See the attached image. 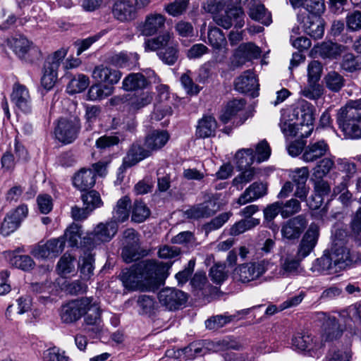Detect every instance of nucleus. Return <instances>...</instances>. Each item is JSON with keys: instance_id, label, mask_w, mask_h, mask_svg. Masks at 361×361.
<instances>
[{"instance_id": "2", "label": "nucleus", "mask_w": 361, "mask_h": 361, "mask_svg": "<svg viewBox=\"0 0 361 361\" xmlns=\"http://www.w3.org/2000/svg\"><path fill=\"white\" fill-rule=\"evenodd\" d=\"M85 316L87 325H96L100 322L101 310L99 303L92 297L71 300L63 305L60 310L62 322L72 324Z\"/></svg>"}, {"instance_id": "36", "label": "nucleus", "mask_w": 361, "mask_h": 361, "mask_svg": "<svg viewBox=\"0 0 361 361\" xmlns=\"http://www.w3.org/2000/svg\"><path fill=\"white\" fill-rule=\"evenodd\" d=\"M245 101L243 99H235L228 102L220 116V120L224 123H228L235 116L243 110Z\"/></svg>"}, {"instance_id": "64", "label": "nucleus", "mask_w": 361, "mask_h": 361, "mask_svg": "<svg viewBox=\"0 0 361 361\" xmlns=\"http://www.w3.org/2000/svg\"><path fill=\"white\" fill-rule=\"evenodd\" d=\"M44 361H69L70 358L64 350L57 347L47 349L44 353Z\"/></svg>"}, {"instance_id": "58", "label": "nucleus", "mask_w": 361, "mask_h": 361, "mask_svg": "<svg viewBox=\"0 0 361 361\" xmlns=\"http://www.w3.org/2000/svg\"><path fill=\"white\" fill-rule=\"evenodd\" d=\"M152 101V94L149 92H142L140 94L134 95L130 99V108L134 110H139Z\"/></svg>"}, {"instance_id": "37", "label": "nucleus", "mask_w": 361, "mask_h": 361, "mask_svg": "<svg viewBox=\"0 0 361 361\" xmlns=\"http://www.w3.org/2000/svg\"><path fill=\"white\" fill-rule=\"evenodd\" d=\"M331 190L329 184L322 180H317L314 184L315 196L312 197V200L307 202V205L312 209L319 208L322 203V197L329 195Z\"/></svg>"}, {"instance_id": "32", "label": "nucleus", "mask_w": 361, "mask_h": 361, "mask_svg": "<svg viewBox=\"0 0 361 361\" xmlns=\"http://www.w3.org/2000/svg\"><path fill=\"white\" fill-rule=\"evenodd\" d=\"M138 59V55L135 53L121 51L114 54L109 60L112 65L116 67L131 69L136 66Z\"/></svg>"}, {"instance_id": "24", "label": "nucleus", "mask_w": 361, "mask_h": 361, "mask_svg": "<svg viewBox=\"0 0 361 361\" xmlns=\"http://www.w3.org/2000/svg\"><path fill=\"white\" fill-rule=\"evenodd\" d=\"M152 152L145 145L141 146L139 144H133L128 152L127 155L123 159V165L126 167H130L137 164L140 161L150 157Z\"/></svg>"}, {"instance_id": "29", "label": "nucleus", "mask_w": 361, "mask_h": 361, "mask_svg": "<svg viewBox=\"0 0 361 361\" xmlns=\"http://www.w3.org/2000/svg\"><path fill=\"white\" fill-rule=\"evenodd\" d=\"M136 7L127 0L117 1L114 5L113 15L120 21H128L135 16Z\"/></svg>"}, {"instance_id": "28", "label": "nucleus", "mask_w": 361, "mask_h": 361, "mask_svg": "<svg viewBox=\"0 0 361 361\" xmlns=\"http://www.w3.org/2000/svg\"><path fill=\"white\" fill-rule=\"evenodd\" d=\"M266 194L267 185L262 183L255 182L239 197L238 203L245 204L264 196Z\"/></svg>"}, {"instance_id": "3", "label": "nucleus", "mask_w": 361, "mask_h": 361, "mask_svg": "<svg viewBox=\"0 0 361 361\" xmlns=\"http://www.w3.org/2000/svg\"><path fill=\"white\" fill-rule=\"evenodd\" d=\"M336 119L346 138H361V98L349 100L338 110Z\"/></svg>"}, {"instance_id": "26", "label": "nucleus", "mask_w": 361, "mask_h": 361, "mask_svg": "<svg viewBox=\"0 0 361 361\" xmlns=\"http://www.w3.org/2000/svg\"><path fill=\"white\" fill-rule=\"evenodd\" d=\"M237 91L247 93L257 90L259 84L255 74L250 71H245L240 76L238 77L234 82Z\"/></svg>"}, {"instance_id": "53", "label": "nucleus", "mask_w": 361, "mask_h": 361, "mask_svg": "<svg viewBox=\"0 0 361 361\" xmlns=\"http://www.w3.org/2000/svg\"><path fill=\"white\" fill-rule=\"evenodd\" d=\"M81 226L73 223L66 228L63 238L68 241L69 246L76 247L81 239Z\"/></svg>"}, {"instance_id": "6", "label": "nucleus", "mask_w": 361, "mask_h": 361, "mask_svg": "<svg viewBox=\"0 0 361 361\" xmlns=\"http://www.w3.org/2000/svg\"><path fill=\"white\" fill-rule=\"evenodd\" d=\"M315 318L323 323L321 335L322 341H334L342 336L345 328L335 317L324 312H318L315 313Z\"/></svg>"}, {"instance_id": "10", "label": "nucleus", "mask_w": 361, "mask_h": 361, "mask_svg": "<svg viewBox=\"0 0 361 361\" xmlns=\"http://www.w3.org/2000/svg\"><path fill=\"white\" fill-rule=\"evenodd\" d=\"M245 14L240 7H232L224 12H218L213 16L214 21L219 26L228 29L232 25L241 28L245 24Z\"/></svg>"}, {"instance_id": "5", "label": "nucleus", "mask_w": 361, "mask_h": 361, "mask_svg": "<svg viewBox=\"0 0 361 361\" xmlns=\"http://www.w3.org/2000/svg\"><path fill=\"white\" fill-rule=\"evenodd\" d=\"M271 265V260L267 259L244 263L235 269L233 276L242 283H249L260 278Z\"/></svg>"}, {"instance_id": "52", "label": "nucleus", "mask_w": 361, "mask_h": 361, "mask_svg": "<svg viewBox=\"0 0 361 361\" xmlns=\"http://www.w3.org/2000/svg\"><path fill=\"white\" fill-rule=\"evenodd\" d=\"M326 86L333 92H338L343 86V77L336 71L329 72L324 78Z\"/></svg>"}, {"instance_id": "14", "label": "nucleus", "mask_w": 361, "mask_h": 361, "mask_svg": "<svg viewBox=\"0 0 361 361\" xmlns=\"http://www.w3.org/2000/svg\"><path fill=\"white\" fill-rule=\"evenodd\" d=\"M166 21V16L161 13L152 12L147 14L140 27L141 34L147 37L157 34L165 28Z\"/></svg>"}, {"instance_id": "13", "label": "nucleus", "mask_w": 361, "mask_h": 361, "mask_svg": "<svg viewBox=\"0 0 361 361\" xmlns=\"http://www.w3.org/2000/svg\"><path fill=\"white\" fill-rule=\"evenodd\" d=\"M28 212L27 206L22 204L15 210L10 212L5 216L0 228V233L4 236H8L14 232L20 226Z\"/></svg>"}, {"instance_id": "35", "label": "nucleus", "mask_w": 361, "mask_h": 361, "mask_svg": "<svg viewBox=\"0 0 361 361\" xmlns=\"http://www.w3.org/2000/svg\"><path fill=\"white\" fill-rule=\"evenodd\" d=\"M122 85L125 90L134 91L145 88L148 81L142 73H130L123 79Z\"/></svg>"}, {"instance_id": "47", "label": "nucleus", "mask_w": 361, "mask_h": 361, "mask_svg": "<svg viewBox=\"0 0 361 361\" xmlns=\"http://www.w3.org/2000/svg\"><path fill=\"white\" fill-rule=\"evenodd\" d=\"M150 209L142 201L135 200L132 211L131 219L135 223L144 222L150 215Z\"/></svg>"}, {"instance_id": "17", "label": "nucleus", "mask_w": 361, "mask_h": 361, "mask_svg": "<svg viewBox=\"0 0 361 361\" xmlns=\"http://www.w3.org/2000/svg\"><path fill=\"white\" fill-rule=\"evenodd\" d=\"M307 225V221L303 215L290 219L282 226V236L289 240L298 238Z\"/></svg>"}, {"instance_id": "40", "label": "nucleus", "mask_w": 361, "mask_h": 361, "mask_svg": "<svg viewBox=\"0 0 361 361\" xmlns=\"http://www.w3.org/2000/svg\"><path fill=\"white\" fill-rule=\"evenodd\" d=\"M301 270L300 261L291 257H286L281 259L279 274L283 277L296 276Z\"/></svg>"}, {"instance_id": "22", "label": "nucleus", "mask_w": 361, "mask_h": 361, "mask_svg": "<svg viewBox=\"0 0 361 361\" xmlns=\"http://www.w3.org/2000/svg\"><path fill=\"white\" fill-rule=\"evenodd\" d=\"M216 210L215 202L208 200L186 209L184 212V215L187 219L198 220L212 216Z\"/></svg>"}, {"instance_id": "56", "label": "nucleus", "mask_w": 361, "mask_h": 361, "mask_svg": "<svg viewBox=\"0 0 361 361\" xmlns=\"http://www.w3.org/2000/svg\"><path fill=\"white\" fill-rule=\"evenodd\" d=\"M209 276L214 283L221 284L223 283L228 277L225 264L216 263L214 264L209 270Z\"/></svg>"}, {"instance_id": "54", "label": "nucleus", "mask_w": 361, "mask_h": 361, "mask_svg": "<svg viewBox=\"0 0 361 361\" xmlns=\"http://www.w3.org/2000/svg\"><path fill=\"white\" fill-rule=\"evenodd\" d=\"M188 0H175L164 6V11L173 17H178L183 14L188 8Z\"/></svg>"}, {"instance_id": "42", "label": "nucleus", "mask_w": 361, "mask_h": 361, "mask_svg": "<svg viewBox=\"0 0 361 361\" xmlns=\"http://www.w3.org/2000/svg\"><path fill=\"white\" fill-rule=\"evenodd\" d=\"M317 51L323 58H336L344 51L345 47L332 42H325L317 47Z\"/></svg>"}, {"instance_id": "21", "label": "nucleus", "mask_w": 361, "mask_h": 361, "mask_svg": "<svg viewBox=\"0 0 361 361\" xmlns=\"http://www.w3.org/2000/svg\"><path fill=\"white\" fill-rule=\"evenodd\" d=\"M292 116L301 126L312 125L314 121L313 106L306 100H300L291 110Z\"/></svg>"}, {"instance_id": "27", "label": "nucleus", "mask_w": 361, "mask_h": 361, "mask_svg": "<svg viewBox=\"0 0 361 361\" xmlns=\"http://www.w3.org/2000/svg\"><path fill=\"white\" fill-rule=\"evenodd\" d=\"M170 139V135L166 130H154L147 135L145 146L155 152L164 147Z\"/></svg>"}, {"instance_id": "60", "label": "nucleus", "mask_w": 361, "mask_h": 361, "mask_svg": "<svg viewBox=\"0 0 361 361\" xmlns=\"http://www.w3.org/2000/svg\"><path fill=\"white\" fill-rule=\"evenodd\" d=\"M82 200L84 205L90 212L102 204L100 195L95 190H91L86 194H83Z\"/></svg>"}, {"instance_id": "33", "label": "nucleus", "mask_w": 361, "mask_h": 361, "mask_svg": "<svg viewBox=\"0 0 361 361\" xmlns=\"http://www.w3.org/2000/svg\"><path fill=\"white\" fill-rule=\"evenodd\" d=\"M130 200L128 197L124 196L119 199L112 212L111 221L116 224L126 221L130 214Z\"/></svg>"}, {"instance_id": "9", "label": "nucleus", "mask_w": 361, "mask_h": 361, "mask_svg": "<svg viewBox=\"0 0 361 361\" xmlns=\"http://www.w3.org/2000/svg\"><path fill=\"white\" fill-rule=\"evenodd\" d=\"M161 305L166 310L173 311L181 308L186 303L188 297L183 291L173 288H165L158 293Z\"/></svg>"}, {"instance_id": "55", "label": "nucleus", "mask_w": 361, "mask_h": 361, "mask_svg": "<svg viewBox=\"0 0 361 361\" xmlns=\"http://www.w3.org/2000/svg\"><path fill=\"white\" fill-rule=\"evenodd\" d=\"M342 68L349 73H353L361 69V58L351 53L343 56L341 62Z\"/></svg>"}, {"instance_id": "46", "label": "nucleus", "mask_w": 361, "mask_h": 361, "mask_svg": "<svg viewBox=\"0 0 361 361\" xmlns=\"http://www.w3.org/2000/svg\"><path fill=\"white\" fill-rule=\"evenodd\" d=\"M249 16L252 19L266 25H269L272 21L271 13L262 4L252 6L250 9Z\"/></svg>"}, {"instance_id": "1", "label": "nucleus", "mask_w": 361, "mask_h": 361, "mask_svg": "<svg viewBox=\"0 0 361 361\" xmlns=\"http://www.w3.org/2000/svg\"><path fill=\"white\" fill-rule=\"evenodd\" d=\"M171 266L172 262L144 260L133 269L123 272L121 279L127 288L154 291L164 283Z\"/></svg>"}, {"instance_id": "44", "label": "nucleus", "mask_w": 361, "mask_h": 361, "mask_svg": "<svg viewBox=\"0 0 361 361\" xmlns=\"http://www.w3.org/2000/svg\"><path fill=\"white\" fill-rule=\"evenodd\" d=\"M295 118L292 116V113H283L280 121V128L283 134L286 136H295L297 134V126L300 125L293 122Z\"/></svg>"}, {"instance_id": "15", "label": "nucleus", "mask_w": 361, "mask_h": 361, "mask_svg": "<svg viewBox=\"0 0 361 361\" xmlns=\"http://www.w3.org/2000/svg\"><path fill=\"white\" fill-rule=\"evenodd\" d=\"M298 21L303 23V29L305 33L314 39H320L322 37L324 32L323 20L317 15H307V17L303 14H298Z\"/></svg>"}, {"instance_id": "45", "label": "nucleus", "mask_w": 361, "mask_h": 361, "mask_svg": "<svg viewBox=\"0 0 361 361\" xmlns=\"http://www.w3.org/2000/svg\"><path fill=\"white\" fill-rule=\"evenodd\" d=\"M159 58L166 64L173 65L178 59V45L176 42H173L166 48L158 51Z\"/></svg>"}, {"instance_id": "4", "label": "nucleus", "mask_w": 361, "mask_h": 361, "mask_svg": "<svg viewBox=\"0 0 361 361\" xmlns=\"http://www.w3.org/2000/svg\"><path fill=\"white\" fill-rule=\"evenodd\" d=\"M118 229V224L115 221L99 223L91 233H87L82 238V246L87 250H92L102 243H108L117 233Z\"/></svg>"}, {"instance_id": "16", "label": "nucleus", "mask_w": 361, "mask_h": 361, "mask_svg": "<svg viewBox=\"0 0 361 361\" xmlns=\"http://www.w3.org/2000/svg\"><path fill=\"white\" fill-rule=\"evenodd\" d=\"M329 152V147L324 140H312L305 145L302 159L305 162H314L326 155Z\"/></svg>"}, {"instance_id": "34", "label": "nucleus", "mask_w": 361, "mask_h": 361, "mask_svg": "<svg viewBox=\"0 0 361 361\" xmlns=\"http://www.w3.org/2000/svg\"><path fill=\"white\" fill-rule=\"evenodd\" d=\"M208 40L214 51L227 52V41L223 32L218 27H210L208 30Z\"/></svg>"}, {"instance_id": "18", "label": "nucleus", "mask_w": 361, "mask_h": 361, "mask_svg": "<svg viewBox=\"0 0 361 361\" xmlns=\"http://www.w3.org/2000/svg\"><path fill=\"white\" fill-rule=\"evenodd\" d=\"M122 73L118 70L113 69L104 65L96 66L92 71V78L98 83L112 86L121 79Z\"/></svg>"}, {"instance_id": "63", "label": "nucleus", "mask_w": 361, "mask_h": 361, "mask_svg": "<svg viewBox=\"0 0 361 361\" xmlns=\"http://www.w3.org/2000/svg\"><path fill=\"white\" fill-rule=\"evenodd\" d=\"M255 171L253 168L245 170L233 180V185L242 190L245 185L254 179Z\"/></svg>"}, {"instance_id": "41", "label": "nucleus", "mask_w": 361, "mask_h": 361, "mask_svg": "<svg viewBox=\"0 0 361 361\" xmlns=\"http://www.w3.org/2000/svg\"><path fill=\"white\" fill-rule=\"evenodd\" d=\"M139 313L142 315L151 316L156 313L158 305L155 299L149 295H140L137 300Z\"/></svg>"}, {"instance_id": "25", "label": "nucleus", "mask_w": 361, "mask_h": 361, "mask_svg": "<svg viewBox=\"0 0 361 361\" xmlns=\"http://www.w3.org/2000/svg\"><path fill=\"white\" fill-rule=\"evenodd\" d=\"M173 42H174L173 34L169 31H166L155 37L147 39L144 43L145 50L146 51H159Z\"/></svg>"}, {"instance_id": "8", "label": "nucleus", "mask_w": 361, "mask_h": 361, "mask_svg": "<svg viewBox=\"0 0 361 361\" xmlns=\"http://www.w3.org/2000/svg\"><path fill=\"white\" fill-rule=\"evenodd\" d=\"M292 345L298 350L305 352L309 356L319 357L322 354L324 343L321 337L312 334H298L292 340Z\"/></svg>"}, {"instance_id": "61", "label": "nucleus", "mask_w": 361, "mask_h": 361, "mask_svg": "<svg viewBox=\"0 0 361 361\" xmlns=\"http://www.w3.org/2000/svg\"><path fill=\"white\" fill-rule=\"evenodd\" d=\"M281 216L288 218L298 212L301 209L300 202L294 198H292L286 202H281Z\"/></svg>"}, {"instance_id": "19", "label": "nucleus", "mask_w": 361, "mask_h": 361, "mask_svg": "<svg viewBox=\"0 0 361 361\" xmlns=\"http://www.w3.org/2000/svg\"><path fill=\"white\" fill-rule=\"evenodd\" d=\"M13 103L17 108L25 113H29L32 109V101L27 88L19 83H16L11 95Z\"/></svg>"}, {"instance_id": "43", "label": "nucleus", "mask_w": 361, "mask_h": 361, "mask_svg": "<svg viewBox=\"0 0 361 361\" xmlns=\"http://www.w3.org/2000/svg\"><path fill=\"white\" fill-rule=\"evenodd\" d=\"M67 53L68 50L66 48H61L54 52L47 58L44 69L47 70V71H51L58 74L61 62L66 57Z\"/></svg>"}, {"instance_id": "48", "label": "nucleus", "mask_w": 361, "mask_h": 361, "mask_svg": "<svg viewBox=\"0 0 361 361\" xmlns=\"http://www.w3.org/2000/svg\"><path fill=\"white\" fill-rule=\"evenodd\" d=\"M102 84V83H98L92 85L90 88L88 95L91 100H100L112 94L114 87L105 84Z\"/></svg>"}, {"instance_id": "31", "label": "nucleus", "mask_w": 361, "mask_h": 361, "mask_svg": "<svg viewBox=\"0 0 361 361\" xmlns=\"http://www.w3.org/2000/svg\"><path fill=\"white\" fill-rule=\"evenodd\" d=\"M73 185L81 191L87 190L95 183V173L92 169H82L73 177Z\"/></svg>"}, {"instance_id": "50", "label": "nucleus", "mask_w": 361, "mask_h": 361, "mask_svg": "<svg viewBox=\"0 0 361 361\" xmlns=\"http://www.w3.org/2000/svg\"><path fill=\"white\" fill-rule=\"evenodd\" d=\"M89 84V78L85 75L80 74L69 82L67 90L71 94L79 93L84 91Z\"/></svg>"}, {"instance_id": "49", "label": "nucleus", "mask_w": 361, "mask_h": 361, "mask_svg": "<svg viewBox=\"0 0 361 361\" xmlns=\"http://www.w3.org/2000/svg\"><path fill=\"white\" fill-rule=\"evenodd\" d=\"M236 164L240 169L252 165L255 159L254 151L251 148L242 149L235 154Z\"/></svg>"}, {"instance_id": "11", "label": "nucleus", "mask_w": 361, "mask_h": 361, "mask_svg": "<svg viewBox=\"0 0 361 361\" xmlns=\"http://www.w3.org/2000/svg\"><path fill=\"white\" fill-rule=\"evenodd\" d=\"M121 255L126 262H131L136 257L139 249L138 234L133 228H127L123 233Z\"/></svg>"}, {"instance_id": "7", "label": "nucleus", "mask_w": 361, "mask_h": 361, "mask_svg": "<svg viewBox=\"0 0 361 361\" xmlns=\"http://www.w3.org/2000/svg\"><path fill=\"white\" fill-rule=\"evenodd\" d=\"M80 128V120L77 117L60 118L54 130L55 137L63 144H70L77 138Z\"/></svg>"}, {"instance_id": "23", "label": "nucleus", "mask_w": 361, "mask_h": 361, "mask_svg": "<svg viewBox=\"0 0 361 361\" xmlns=\"http://www.w3.org/2000/svg\"><path fill=\"white\" fill-rule=\"evenodd\" d=\"M8 45L19 58H25L30 51L40 54L38 49L32 47V43L21 35H16L9 38Z\"/></svg>"}, {"instance_id": "12", "label": "nucleus", "mask_w": 361, "mask_h": 361, "mask_svg": "<svg viewBox=\"0 0 361 361\" xmlns=\"http://www.w3.org/2000/svg\"><path fill=\"white\" fill-rule=\"evenodd\" d=\"M330 253L334 267L345 269L357 261L355 256L350 252V248L341 241L334 242Z\"/></svg>"}, {"instance_id": "51", "label": "nucleus", "mask_w": 361, "mask_h": 361, "mask_svg": "<svg viewBox=\"0 0 361 361\" xmlns=\"http://www.w3.org/2000/svg\"><path fill=\"white\" fill-rule=\"evenodd\" d=\"M334 166L332 158L326 157L321 159L313 169V176L318 179L326 176Z\"/></svg>"}, {"instance_id": "62", "label": "nucleus", "mask_w": 361, "mask_h": 361, "mask_svg": "<svg viewBox=\"0 0 361 361\" xmlns=\"http://www.w3.org/2000/svg\"><path fill=\"white\" fill-rule=\"evenodd\" d=\"M257 219H245L235 224L231 228V234L237 235L259 224Z\"/></svg>"}, {"instance_id": "39", "label": "nucleus", "mask_w": 361, "mask_h": 361, "mask_svg": "<svg viewBox=\"0 0 361 361\" xmlns=\"http://www.w3.org/2000/svg\"><path fill=\"white\" fill-rule=\"evenodd\" d=\"M94 255L90 252H84V255L80 257L78 269L82 279L88 280L93 275L94 269Z\"/></svg>"}, {"instance_id": "38", "label": "nucleus", "mask_w": 361, "mask_h": 361, "mask_svg": "<svg viewBox=\"0 0 361 361\" xmlns=\"http://www.w3.org/2000/svg\"><path fill=\"white\" fill-rule=\"evenodd\" d=\"M216 127L217 123L214 117L204 116L198 122L196 135L202 138L210 137L214 134Z\"/></svg>"}, {"instance_id": "20", "label": "nucleus", "mask_w": 361, "mask_h": 361, "mask_svg": "<svg viewBox=\"0 0 361 361\" xmlns=\"http://www.w3.org/2000/svg\"><path fill=\"white\" fill-rule=\"evenodd\" d=\"M319 235V227L312 224L300 243L298 251V257L305 258L313 250L317 243Z\"/></svg>"}, {"instance_id": "30", "label": "nucleus", "mask_w": 361, "mask_h": 361, "mask_svg": "<svg viewBox=\"0 0 361 361\" xmlns=\"http://www.w3.org/2000/svg\"><path fill=\"white\" fill-rule=\"evenodd\" d=\"M260 54L259 47L252 42H248L241 44L235 50L234 56L238 59L239 63H244L245 61L259 58Z\"/></svg>"}, {"instance_id": "59", "label": "nucleus", "mask_w": 361, "mask_h": 361, "mask_svg": "<svg viewBox=\"0 0 361 361\" xmlns=\"http://www.w3.org/2000/svg\"><path fill=\"white\" fill-rule=\"evenodd\" d=\"M235 318V315H216L212 317L205 322V326L208 329H218Z\"/></svg>"}, {"instance_id": "57", "label": "nucleus", "mask_w": 361, "mask_h": 361, "mask_svg": "<svg viewBox=\"0 0 361 361\" xmlns=\"http://www.w3.org/2000/svg\"><path fill=\"white\" fill-rule=\"evenodd\" d=\"M75 258L70 254H64L57 264V270L62 276L71 274L75 270Z\"/></svg>"}]
</instances>
